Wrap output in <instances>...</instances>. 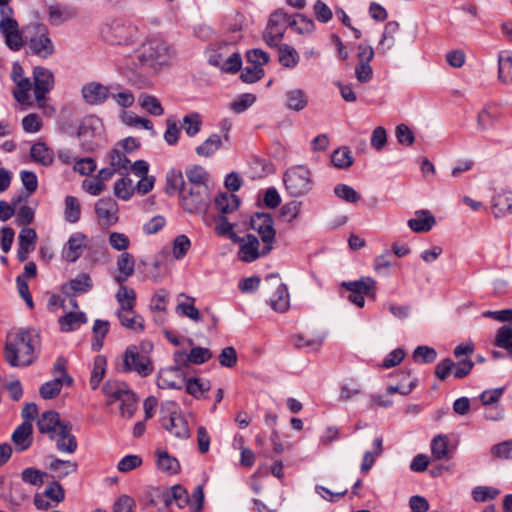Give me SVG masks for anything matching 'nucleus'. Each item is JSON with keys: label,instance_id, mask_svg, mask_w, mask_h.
<instances>
[{"label": "nucleus", "instance_id": "obj_12", "mask_svg": "<svg viewBox=\"0 0 512 512\" xmlns=\"http://www.w3.org/2000/svg\"><path fill=\"white\" fill-rule=\"evenodd\" d=\"M33 79L35 99L41 105L46 99V94L54 87V75L48 68L36 66L33 69Z\"/></svg>", "mask_w": 512, "mask_h": 512}, {"label": "nucleus", "instance_id": "obj_47", "mask_svg": "<svg viewBox=\"0 0 512 512\" xmlns=\"http://www.w3.org/2000/svg\"><path fill=\"white\" fill-rule=\"evenodd\" d=\"M184 386L186 388V392L195 398H200L204 392L209 391L211 388L209 381H202L196 377L189 379L185 378Z\"/></svg>", "mask_w": 512, "mask_h": 512}, {"label": "nucleus", "instance_id": "obj_4", "mask_svg": "<svg viewBox=\"0 0 512 512\" xmlns=\"http://www.w3.org/2000/svg\"><path fill=\"white\" fill-rule=\"evenodd\" d=\"M162 427L179 439H187L190 436L188 423L181 415L176 402L167 401L161 406Z\"/></svg>", "mask_w": 512, "mask_h": 512}, {"label": "nucleus", "instance_id": "obj_29", "mask_svg": "<svg viewBox=\"0 0 512 512\" xmlns=\"http://www.w3.org/2000/svg\"><path fill=\"white\" fill-rule=\"evenodd\" d=\"M87 320L84 312H68L59 318L58 323L62 332H71L80 328Z\"/></svg>", "mask_w": 512, "mask_h": 512}, {"label": "nucleus", "instance_id": "obj_43", "mask_svg": "<svg viewBox=\"0 0 512 512\" xmlns=\"http://www.w3.org/2000/svg\"><path fill=\"white\" fill-rule=\"evenodd\" d=\"M279 62L287 68H293L298 64L299 55L298 52L287 44L278 46Z\"/></svg>", "mask_w": 512, "mask_h": 512}, {"label": "nucleus", "instance_id": "obj_38", "mask_svg": "<svg viewBox=\"0 0 512 512\" xmlns=\"http://www.w3.org/2000/svg\"><path fill=\"white\" fill-rule=\"evenodd\" d=\"M185 174L187 177V187L208 186V174L203 167L198 165L192 166L186 169Z\"/></svg>", "mask_w": 512, "mask_h": 512}, {"label": "nucleus", "instance_id": "obj_39", "mask_svg": "<svg viewBox=\"0 0 512 512\" xmlns=\"http://www.w3.org/2000/svg\"><path fill=\"white\" fill-rule=\"evenodd\" d=\"M75 16L76 11L71 7L62 8L59 5H52L49 7V18L53 25H60Z\"/></svg>", "mask_w": 512, "mask_h": 512}, {"label": "nucleus", "instance_id": "obj_64", "mask_svg": "<svg viewBox=\"0 0 512 512\" xmlns=\"http://www.w3.org/2000/svg\"><path fill=\"white\" fill-rule=\"evenodd\" d=\"M191 242L189 238L184 235H178L173 241V255L176 259H182L190 249Z\"/></svg>", "mask_w": 512, "mask_h": 512}, {"label": "nucleus", "instance_id": "obj_2", "mask_svg": "<svg viewBox=\"0 0 512 512\" xmlns=\"http://www.w3.org/2000/svg\"><path fill=\"white\" fill-rule=\"evenodd\" d=\"M175 55V49L169 43L159 38L145 41L135 52V58L141 66L155 71L170 65Z\"/></svg>", "mask_w": 512, "mask_h": 512}, {"label": "nucleus", "instance_id": "obj_63", "mask_svg": "<svg viewBox=\"0 0 512 512\" xmlns=\"http://www.w3.org/2000/svg\"><path fill=\"white\" fill-rule=\"evenodd\" d=\"M114 193L123 200L130 199L133 194L132 180L126 177L117 180L114 184Z\"/></svg>", "mask_w": 512, "mask_h": 512}, {"label": "nucleus", "instance_id": "obj_5", "mask_svg": "<svg viewBox=\"0 0 512 512\" xmlns=\"http://www.w3.org/2000/svg\"><path fill=\"white\" fill-rule=\"evenodd\" d=\"M182 208L190 214L206 212L210 204V190L208 186L187 187L180 196Z\"/></svg>", "mask_w": 512, "mask_h": 512}, {"label": "nucleus", "instance_id": "obj_11", "mask_svg": "<svg viewBox=\"0 0 512 512\" xmlns=\"http://www.w3.org/2000/svg\"><path fill=\"white\" fill-rule=\"evenodd\" d=\"M265 282L268 283L271 287L276 288L273 296L270 298L271 308L279 313L286 312L290 306L287 286L281 283L279 275L274 273L267 275Z\"/></svg>", "mask_w": 512, "mask_h": 512}, {"label": "nucleus", "instance_id": "obj_37", "mask_svg": "<svg viewBox=\"0 0 512 512\" xmlns=\"http://www.w3.org/2000/svg\"><path fill=\"white\" fill-rule=\"evenodd\" d=\"M308 104V97L304 90L293 89L286 93V107L290 110L299 112Z\"/></svg>", "mask_w": 512, "mask_h": 512}, {"label": "nucleus", "instance_id": "obj_51", "mask_svg": "<svg viewBox=\"0 0 512 512\" xmlns=\"http://www.w3.org/2000/svg\"><path fill=\"white\" fill-rule=\"evenodd\" d=\"M16 88L13 90L15 100L21 104L27 103L29 99V91L31 90L34 82L32 83L28 77H23L15 81Z\"/></svg>", "mask_w": 512, "mask_h": 512}, {"label": "nucleus", "instance_id": "obj_54", "mask_svg": "<svg viewBox=\"0 0 512 512\" xmlns=\"http://www.w3.org/2000/svg\"><path fill=\"white\" fill-rule=\"evenodd\" d=\"M332 164L338 169H347L352 166L354 159L347 147L336 149L331 155Z\"/></svg>", "mask_w": 512, "mask_h": 512}, {"label": "nucleus", "instance_id": "obj_46", "mask_svg": "<svg viewBox=\"0 0 512 512\" xmlns=\"http://www.w3.org/2000/svg\"><path fill=\"white\" fill-rule=\"evenodd\" d=\"M221 145V137L218 134H212L196 148V153L202 157H210L221 147Z\"/></svg>", "mask_w": 512, "mask_h": 512}, {"label": "nucleus", "instance_id": "obj_26", "mask_svg": "<svg viewBox=\"0 0 512 512\" xmlns=\"http://www.w3.org/2000/svg\"><path fill=\"white\" fill-rule=\"evenodd\" d=\"M165 507H169L173 502H178L179 507H183L188 501L187 491L181 485H174L170 489L159 493Z\"/></svg>", "mask_w": 512, "mask_h": 512}, {"label": "nucleus", "instance_id": "obj_20", "mask_svg": "<svg viewBox=\"0 0 512 512\" xmlns=\"http://www.w3.org/2000/svg\"><path fill=\"white\" fill-rule=\"evenodd\" d=\"M436 224L435 217L428 210H418L415 218L408 220L409 228L416 233H426Z\"/></svg>", "mask_w": 512, "mask_h": 512}, {"label": "nucleus", "instance_id": "obj_22", "mask_svg": "<svg viewBox=\"0 0 512 512\" xmlns=\"http://www.w3.org/2000/svg\"><path fill=\"white\" fill-rule=\"evenodd\" d=\"M20 178L26 191H21L17 196L13 197V204H20L27 202L28 198L37 190L38 180L37 176L32 171L23 170L20 173Z\"/></svg>", "mask_w": 512, "mask_h": 512}, {"label": "nucleus", "instance_id": "obj_52", "mask_svg": "<svg viewBox=\"0 0 512 512\" xmlns=\"http://www.w3.org/2000/svg\"><path fill=\"white\" fill-rule=\"evenodd\" d=\"M398 30L399 25L395 21H390L385 25L382 37L379 41V46L381 47L383 53L394 46V36Z\"/></svg>", "mask_w": 512, "mask_h": 512}, {"label": "nucleus", "instance_id": "obj_35", "mask_svg": "<svg viewBox=\"0 0 512 512\" xmlns=\"http://www.w3.org/2000/svg\"><path fill=\"white\" fill-rule=\"evenodd\" d=\"M287 25L294 29L298 34H309L315 29V24L312 19L303 14H296L295 18L287 14Z\"/></svg>", "mask_w": 512, "mask_h": 512}, {"label": "nucleus", "instance_id": "obj_23", "mask_svg": "<svg viewBox=\"0 0 512 512\" xmlns=\"http://www.w3.org/2000/svg\"><path fill=\"white\" fill-rule=\"evenodd\" d=\"M51 462L48 465V469L53 473L52 477L57 479H63L70 474H73L78 469V464L70 460H62L55 456L49 457Z\"/></svg>", "mask_w": 512, "mask_h": 512}, {"label": "nucleus", "instance_id": "obj_53", "mask_svg": "<svg viewBox=\"0 0 512 512\" xmlns=\"http://www.w3.org/2000/svg\"><path fill=\"white\" fill-rule=\"evenodd\" d=\"M106 358L102 355H98L94 359L93 370L90 378V385L92 389H97L106 370Z\"/></svg>", "mask_w": 512, "mask_h": 512}, {"label": "nucleus", "instance_id": "obj_60", "mask_svg": "<svg viewBox=\"0 0 512 512\" xmlns=\"http://www.w3.org/2000/svg\"><path fill=\"white\" fill-rule=\"evenodd\" d=\"M496 121V116L490 111V107H484L477 116V130L484 132L493 127Z\"/></svg>", "mask_w": 512, "mask_h": 512}, {"label": "nucleus", "instance_id": "obj_18", "mask_svg": "<svg viewBox=\"0 0 512 512\" xmlns=\"http://www.w3.org/2000/svg\"><path fill=\"white\" fill-rule=\"evenodd\" d=\"M86 236L82 233H74L70 236L66 246L63 249V257L68 262H75L83 253L85 248Z\"/></svg>", "mask_w": 512, "mask_h": 512}, {"label": "nucleus", "instance_id": "obj_6", "mask_svg": "<svg viewBox=\"0 0 512 512\" xmlns=\"http://www.w3.org/2000/svg\"><path fill=\"white\" fill-rule=\"evenodd\" d=\"M288 193L293 197L303 196L312 188L309 170L304 166L288 169L283 177Z\"/></svg>", "mask_w": 512, "mask_h": 512}, {"label": "nucleus", "instance_id": "obj_33", "mask_svg": "<svg viewBox=\"0 0 512 512\" xmlns=\"http://www.w3.org/2000/svg\"><path fill=\"white\" fill-rule=\"evenodd\" d=\"M30 156L33 161L44 166L51 165L54 160L53 151L43 142H37L31 146Z\"/></svg>", "mask_w": 512, "mask_h": 512}, {"label": "nucleus", "instance_id": "obj_15", "mask_svg": "<svg viewBox=\"0 0 512 512\" xmlns=\"http://www.w3.org/2000/svg\"><path fill=\"white\" fill-rule=\"evenodd\" d=\"M93 282L89 274L80 273L69 282L62 285V292L70 298L89 292Z\"/></svg>", "mask_w": 512, "mask_h": 512}, {"label": "nucleus", "instance_id": "obj_27", "mask_svg": "<svg viewBox=\"0 0 512 512\" xmlns=\"http://www.w3.org/2000/svg\"><path fill=\"white\" fill-rule=\"evenodd\" d=\"M246 242L240 246L239 258L244 262H252L262 255V250L259 251V240L256 236L248 234Z\"/></svg>", "mask_w": 512, "mask_h": 512}, {"label": "nucleus", "instance_id": "obj_61", "mask_svg": "<svg viewBox=\"0 0 512 512\" xmlns=\"http://www.w3.org/2000/svg\"><path fill=\"white\" fill-rule=\"evenodd\" d=\"M264 76V70L259 65L249 64L240 74V79L244 83H254Z\"/></svg>", "mask_w": 512, "mask_h": 512}, {"label": "nucleus", "instance_id": "obj_42", "mask_svg": "<svg viewBox=\"0 0 512 512\" xmlns=\"http://www.w3.org/2000/svg\"><path fill=\"white\" fill-rule=\"evenodd\" d=\"M110 97L122 108L131 107L135 101L133 93L128 89L121 90L118 84L111 85Z\"/></svg>", "mask_w": 512, "mask_h": 512}, {"label": "nucleus", "instance_id": "obj_57", "mask_svg": "<svg viewBox=\"0 0 512 512\" xmlns=\"http://www.w3.org/2000/svg\"><path fill=\"white\" fill-rule=\"evenodd\" d=\"M47 476L46 472L34 467L25 468L21 472L22 481L33 486H41L44 483V478Z\"/></svg>", "mask_w": 512, "mask_h": 512}, {"label": "nucleus", "instance_id": "obj_16", "mask_svg": "<svg viewBox=\"0 0 512 512\" xmlns=\"http://www.w3.org/2000/svg\"><path fill=\"white\" fill-rule=\"evenodd\" d=\"M64 422L60 420L58 412L49 410L42 413L37 421V428L40 433L48 434L50 439H55V433Z\"/></svg>", "mask_w": 512, "mask_h": 512}, {"label": "nucleus", "instance_id": "obj_1", "mask_svg": "<svg viewBox=\"0 0 512 512\" xmlns=\"http://www.w3.org/2000/svg\"><path fill=\"white\" fill-rule=\"evenodd\" d=\"M39 335L33 329H21L7 334L4 358L11 367L31 365L37 358Z\"/></svg>", "mask_w": 512, "mask_h": 512}, {"label": "nucleus", "instance_id": "obj_34", "mask_svg": "<svg viewBox=\"0 0 512 512\" xmlns=\"http://www.w3.org/2000/svg\"><path fill=\"white\" fill-rule=\"evenodd\" d=\"M102 391L110 398L108 404H111L114 401H121L126 394L131 392L125 383L119 381L106 382L103 385Z\"/></svg>", "mask_w": 512, "mask_h": 512}, {"label": "nucleus", "instance_id": "obj_49", "mask_svg": "<svg viewBox=\"0 0 512 512\" xmlns=\"http://www.w3.org/2000/svg\"><path fill=\"white\" fill-rule=\"evenodd\" d=\"M81 215V208L78 199L74 196H66L64 218L69 223H76L79 221Z\"/></svg>", "mask_w": 512, "mask_h": 512}, {"label": "nucleus", "instance_id": "obj_44", "mask_svg": "<svg viewBox=\"0 0 512 512\" xmlns=\"http://www.w3.org/2000/svg\"><path fill=\"white\" fill-rule=\"evenodd\" d=\"M116 299L120 304L119 310H132L135 306L136 293L128 286H121L116 293Z\"/></svg>", "mask_w": 512, "mask_h": 512}, {"label": "nucleus", "instance_id": "obj_24", "mask_svg": "<svg viewBox=\"0 0 512 512\" xmlns=\"http://www.w3.org/2000/svg\"><path fill=\"white\" fill-rule=\"evenodd\" d=\"M492 213L496 218L506 216L512 210V192L502 191L492 199Z\"/></svg>", "mask_w": 512, "mask_h": 512}, {"label": "nucleus", "instance_id": "obj_28", "mask_svg": "<svg viewBox=\"0 0 512 512\" xmlns=\"http://www.w3.org/2000/svg\"><path fill=\"white\" fill-rule=\"evenodd\" d=\"M185 384V375H175L174 370L165 369L160 372L157 380V386L160 389H177L180 390L184 387Z\"/></svg>", "mask_w": 512, "mask_h": 512}, {"label": "nucleus", "instance_id": "obj_8", "mask_svg": "<svg viewBox=\"0 0 512 512\" xmlns=\"http://www.w3.org/2000/svg\"><path fill=\"white\" fill-rule=\"evenodd\" d=\"M103 35L112 45H129L137 37V28L121 19H115L107 24Z\"/></svg>", "mask_w": 512, "mask_h": 512}, {"label": "nucleus", "instance_id": "obj_14", "mask_svg": "<svg viewBox=\"0 0 512 512\" xmlns=\"http://www.w3.org/2000/svg\"><path fill=\"white\" fill-rule=\"evenodd\" d=\"M72 424L69 421H64L55 433L56 448L61 453L73 454L78 447L76 437L71 433Z\"/></svg>", "mask_w": 512, "mask_h": 512}, {"label": "nucleus", "instance_id": "obj_41", "mask_svg": "<svg viewBox=\"0 0 512 512\" xmlns=\"http://www.w3.org/2000/svg\"><path fill=\"white\" fill-rule=\"evenodd\" d=\"M498 79L504 84L512 83V56L500 54L498 57Z\"/></svg>", "mask_w": 512, "mask_h": 512}, {"label": "nucleus", "instance_id": "obj_45", "mask_svg": "<svg viewBox=\"0 0 512 512\" xmlns=\"http://www.w3.org/2000/svg\"><path fill=\"white\" fill-rule=\"evenodd\" d=\"M167 188L168 193L178 192L179 196L182 195V191L187 188L186 181L184 180L181 171L172 170L167 174Z\"/></svg>", "mask_w": 512, "mask_h": 512}, {"label": "nucleus", "instance_id": "obj_3", "mask_svg": "<svg viewBox=\"0 0 512 512\" xmlns=\"http://www.w3.org/2000/svg\"><path fill=\"white\" fill-rule=\"evenodd\" d=\"M26 53L47 59L55 52V47L49 37L48 28L42 23H32L26 26Z\"/></svg>", "mask_w": 512, "mask_h": 512}, {"label": "nucleus", "instance_id": "obj_56", "mask_svg": "<svg viewBox=\"0 0 512 512\" xmlns=\"http://www.w3.org/2000/svg\"><path fill=\"white\" fill-rule=\"evenodd\" d=\"M202 125L201 117L198 113H190L184 116L182 128L189 137H194L199 133Z\"/></svg>", "mask_w": 512, "mask_h": 512}, {"label": "nucleus", "instance_id": "obj_30", "mask_svg": "<svg viewBox=\"0 0 512 512\" xmlns=\"http://www.w3.org/2000/svg\"><path fill=\"white\" fill-rule=\"evenodd\" d=\"M118 319L122 326L134 332H141L144 329V320L132 310H118Z\"/></svg>", "mask_w": 512, "mask_h": 512}, {"label": "nucleus", "instance_id": "obj_19", "mask_svg": "<svg viewBox=\"0 0 512 512\" xmlns=\"http://www.w3.org/2000/svg\"><path fill=\"white\" fill-rule=\"evenodd\" d=\"M11 439L16 451L27 450L32 444V423L24 421L20 424L13 432Z\"/></svg>", "mask_w": 512, "mask_h": 512}, {"label": "nucleus", "instance_id": "obj_25", "mask_svg": "<svg viewBox=\"0 0 512 512\" xmlns=\"http://www.w3.org/2000/svg\"><path fill=\"white\" fill-rule=\"evenodd\" d=\"M95 212L101 219L107 221V223H114L117 220V203L111 198H101L95 204Z\"/></svg>", "mask_w": 512, "mask_h": 512}, {"label": "nucleus", "instance_id": "obj_32", "mask_svg": "<svg viewBox=\"0 0 512 512\" xmlns=\"http://www.w3.org/2000/svg\"><path fill=\"white\" fill-rule=\"evenodd\" d=\"M287 20V13L282 9L274 11L268 20L265 31L273 34L274 36L283 37L285 33V24Z\"/></svg>", "mask_w": 512, "mask_h": 512}, {"label": "nucleus", "instance_id": "obj_40", "mask_svg": "<svg viewBox=\"0 0 512 512\" xmlns=\"http://www.w3.org/2000/svg\"><path fill=\"white\" fill-rule=\"evenodd\" d=\"M495 346L503 348L508 351L512 357V324L501 326L495 337Z\"/></svg>", "mask_w": 512, "mask_h": 512}, {"label": "nucleus", "instance_id": "obj_58", "mask_svg": "<svg viewBox=\"0 0 512 512\" xmlns=\"http://www.w3.org/2000/svg\"><path fill=\"white\" fill-rule=\"evenodd\" d=\"M334 193L339 199L347 203H357L361 198L360 194L347 184H337L334 187Z\"/></svg>", "mask_w": 512, "mask_h": 512}, {"label": "nucleus", "instance_id": "obj_62", "mask_svg": "<svg viewBox=\"0 0 512 512\" xmlns=\"http://www.w3.org/2000/svg\"><path fill=\"white\" fill-rule=\"evenodd\" d=\"M110 165L116 171L127 170L130 165V160L126 157V155L120 151L118 148H114L111 150L109 154Z\"/></svg>", "mask_w": 512, "mask_h": 512}, {"label": "nucleus", "instance_id": "obj_13", "mask_svg": "<svg viewBox=\"0 0 512 512\" xmlns=\"http://www.w3.org/2000/svg\"><path fill=\"white\" fill-rule=\"evenodd\" d=\"M84 101L89 105H102L110 98L111 85L105 86L99 82H90L81 89Z\"/></svg>", "mask_w": 512, "mask_h": 512}, {"label": "nucleus", "instance_id": "obj_17", "mask_svg": "<svg viewBox=\"0 0 512 512\" xmlns=\"http://www.w3.org/2000/svg\"><path fill=\"white\" fill-rule=\"evenodd\" d=\"M341 287L349 292L358 293L376 299V281L371 277H362L356 281H343Z\"/></svg>", "mask_w": 512, "mask_h": 512}, {"label": "nucleus", "instance_id": "obj_55", "mask_svg": "<svg viewBox=\"0 0 512 512\" xmlns=\"http://www.w3.org/2000/svg\"><path fill=\"white\" fill-rule=\"evenodd\" d=\"M63 385H65L64 381L55 377L53 380L42 384L39 389L40 396L43 399H53L60 393Z\"/></svg>", "mask_w": 512, "mask_h": 512}, {"label": "nucleus", "instance_id": "obj_10", "mask_svg": "<svg viewBox=\"0 0 512 512\" xmlns=\"http://www.w3.org/2000/svg\"><path fill=\"white\" fill-rule=\"evenodd\" d=\"M0 33L5 38V44L12 51H19L24 45L25 35H28L26 27L20 31L18 22L12 16L0 19Z\"/></svg>", "mask_w": 512, "mask_h": 512}, {"label": "nucleus", "instance_id": "obj_7", "mask_svg": "<svg viewBox=\"0 0 512 512\" xmlns=\"http://www.w3.org/2000/svg\"><path fill=\"white\" fill-rule=\"evenodd\" d=\"M250 226L256 231L264 244L262 255H267L273 249L276 231L274 229V220L271 214L265 212H256L250 218Z\"/></svg>", "mask_w": 512, "mask_h": 512}, {"label": "nucleus", "instance_id": "obj_36", "mask_svg": "<svg viewBox=\"0 0 512 512\" xmlns=\"http://www.w3.org/2000/svg\"><path fill=\"white\" fill-rule=\"evenodd\" d=\"M156 465L159 470L168 473V474H176L180 470V464L178 460L166 451L158 450L156 451Z\"/></svg>", "mask_w": 512, "mask_h": 512}, {"label": "nucleus", "instance_id": "obj_50", "mask_svg": "<svg viewBox=\"0 0 512 512\" xmlns=\"http://www.w3.org/2000/svg\"><path fill=\"white\" fill-rule=\"evenodd\" d=\"M449 439L446 435H437L432 439L431 452L435 459L442 460L448 456Z\"/></svg>", "mask_w": 512, "mask_h": 512}, {"label": "nucleus", "instance_id": "obj_59", "mask_svg": "<svg viewBox=\"0 0 512 512\" xmlns=\"http://www.w3.org/2000/svg\"><path fill=\"white\" fill-rule=\"evenodd\" d=\"M322 338L320 337H306L302 334L296 335L294 337V345L299 349H306L309 351H314L319 349L322 345Z\"/></svg>", "mask_w": 512, "mask_h": 512}, {"label": "nucleus", "instance_id": "obj_31", "mask_svg": "<svg viewBox=\"0 0 512 512\" xmlns=\"http://www.w3.org/2000/svg\"><path fill=\"white\" fill-rule=\"evenodd\" d=\"M214 203H215L217 210L222 215H225V214L232 213L238 209L239 204H240V199L238 196H236L233 193L224 192V193H220L215 198Z\"/></svg>", "mask_w": 512, "mask_h": 512}, {"label": "nucleus", "instance_id": "obj_9", "mask_svg": "<svg viewBox=\"0 0 512 512\" xmlns=\"http://www.w3.org/2000/svg\"><path fill=\"white\" fill-rule=\"evenodd\" d=\"M123 372H137L142 377H147L153 371L152 362L148 357L142 355L135 345L128 346L123 354Z\"/></svg>", "mask_w": 512, "mask_h": 512}, {"label": "nucleus", "instance_id": "obj_48", "mask_svg": "<svg viewBox=\"0 0 512 512\" xmlns=\"http://www.w3.org/2000/svg\"><path fill=\"white\" fill-rule=\"evenodd\" d=\"M138 101L139 105L153 116H161L164 113L160 101L155 96L141 94Z\"/></svg>", "mask_w": 512, "mask_h": 512}, {"label": "nucleus", "instance_id": "obj_21", "mask_svg": "<svg viewBox=\"0 0 512 512\" xmlns=\"http://www.w3.org/2000/svg\"><path fill=\"white\" fill-rule=\"evenodd\" d=\"M118 275L115 276V281L122 284L134 274L135 260L134 257L128 252H122L117 258Z\"/></svg>", "mask_w": 512, "mask_h": 512}]
</instances>
